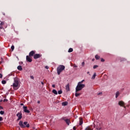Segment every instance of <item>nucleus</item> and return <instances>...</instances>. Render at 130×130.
I'll list each match as a JSON object with an SVG mask.
<instances>
[{
	"mask_svg": "<svg viewBox=\"0 0 130 130\" xmlns=\"http://www.w3.org/2000/svg\"><path fill=\"white\" fill-rule=\"evenodd\" d=\"M19 124L20 127L22 128H25V127H30V124L28 123V122H24L23 123L22 121H20Z\"/></svg>",
	"mask_w": 130,
	"mask_h": 130,
	"instance_id": "obj_1",
	"label": "nucleus"
},
{
	"mask_svg": "<svg viewBox=\"0 0 130 130\" xmlns=\"http://www.w3.org/2000/svg\"><path fill=\"white\" fill-rule=\"evenodd\" d=\"M85 84H81V82H78L76 87V92H78L79 91H81L83 88H85Z\"/></svg>",
	"mask_w": 130,
	"mask_h": 130,
	"instance_id": "obj_2",
	"label": "nucleus"
},
{
	"mask_svg": "<svg viewBox=\"0 0 130 130\" xmlns=\"http://www.w3.org/2000/svg\"><path fill=\"white\" fill-rule=\"evenodd\" d=\"M14 82L13 84V87L14 90H18V88L16 89L18 86H19V78L15 77L14 78Z\"/></svg>",
	"mask_w": 130,
	"mask_h": 130,
	"instance_id": "obj_3",
	"label": "nucleus"
},
{
	"mask_svg": "<svg viewBox=\"0 0 130 130\" xmlns=\"http://www.w3.org/2000/svg\"><path fill=\"white\" fill-rule=\"evenodd\" d=\"M66 69V67L63 65H60L57 68V73L58 75H60V73L62 72Z\"/></svg>",
	"mask_w": 130,
	"mask_h": 130,
	"instance_id": "obj_4",
	"label": "nucleus"
},
{
	"mask_svg": "<svg viewBox=\"0 0 130 130\" xmlns=\"http://www.w3.org/2000/svg\"><path fill=\"white\" fill-rule=\"evenodd\" d=\"M62 119L64 120L68 125H70V123H71V120L70 119H66V117H63Z\"/></svg>",
	"mask_w": 130,
	"mask_h": 130,
	"instance_id": "obj_5",
	"label": "nucleus"
},
{
	"mask_svg": "<svg viewBox=\"0 0 130 130\" xmlns=\"http://www.w3.org/2000/svg\"><path fill=\"white\" fill-rule=\"evenodd\" d=\"M42 55L40 54H36L34 55V58L35 59H37V58H40Z\"/></svg>",
	"mask_w": 130,
	"mask_h": 130,
	"instance_id": "obj_6",
	"label": "nucleus"
},
{
	"mask_svg": "<svg viewBox=\"0 0 130 130\" xmlns=\"http://www.w3.org/2000/svg\"><path fill=\"white\" fill-rule=\"evenodd\" d=\"M17 117H18V120H20L22 119V112H19L16 114Z\"/></svg>",
	"mask_w": 130,
	"mask_h": 130,
	"instance_id": "obj_7",
	"label": "nucleus"
},
{
	"mask_svg": "<svg viewBox=\"0 0 130 130\" xmlns=\"http://www.w3.org/2000/svg\"><path fill=\"white\" fill-rule=\"evenodd\" d=\"M35 53H36V51H31L29 53V56H34Z\"/></svg>",
	"mask_w": 130,
	"mask_h": 130,
	"instance_id": "obj_8",
	"label": "nucleus"
},
{
	"mask_svg": "<svg viewBox=\"0 0 130 130\" xmlns=\"http://www.w3.org/2000/svg\"><path fill=\"white\" fill-rule=\"evenodd\" d=\"M23 109L24 112H25V113H29L30 112V111L27 109V106H23Z\"/></svg>",
	"mask_w": 130,
	"mask_h": 130,
	"instance_id": "obj_9",
	"label": "nucleus"
},
{
	"mask_svg": "<svg viewBox=\"0 0 130 130\" xmlns=\"http://www.w3.org/2000/svg\"><path fill=\"white\" fill-rule=\"evenodd\" d=\"M29 56L27 55L26 58V61H28V62H32V59Z\"/></svg>",
	"mask_w": 130,
	"mask_h": 130,
	"instance_id": "obj_10",
	"label": "nucleus"
},
{
	"mask_svg": "<svg viewBox=\"0 0 130 130\" xmlns=\"http://www.w3.org/2000/svg\"><path fill=\"white\" fill-rule=\"evenodd\" d=\"M118 104L120 106H122V107L124 106V103L123 101H119Z\"/></svg>",
	"mask_w": 130,
	"mask_h": 130,
	"instance_id": "obj_11",
	"label": "nucleus"
},
{
	"mask_svg": "<svg viewBox=\"0 0 130 130\" xmlns=\"http://www.w3.org/2000/svg\"><path fill=\"white\" fill-rule=\"evenodd\" d=\"M66 89L67 92L70 91V84L69 83L66 86Z\"/></svg>",
	"mask_w": 130,
	"mask_h": 130,
	"instance_id": "obj_12",
	"label": "nucleus"
},
{
	"mask_svg": "<svg viewBox=\"0 0 130 130\" xmlns=\"http://www.w3.org/2000/svg\"><path fill=\"white\" fill-rule=\"evenodd\" d=\"M83 124V118H79V125H82Z\"/></svg>",
	"mask_w": 130,
	"mask_h": 130,
	"instance_id": "obj_13",
	"label": "nucleus"
},
{
	"mask_svg": "<svg viewBox=\"0 0 130 130\" xmlns=\"http://www.w3.org/2000/svg\"><path fill=\"white\" fill-rule=\"evenodd\" d=\"M68 103L67 102H64L62 103V105L63 106H67V105H68Z\"/></svg>",
	"mask_w": 130,
	"mask_h": 130,
	"instance_id": "obj_14",
	"label": "nucleus"
},
{
	"mask_svg": "<svg viewBox=\"0 0 130 130\" xmlns=\"http://www.w3.org/2000/svg\"><path fill=\"white\" fill-rule=\"evenodd\" d=\"M17 69L18 70V71H22L23 70V68H22V66H19L18 67H17Z\"/></svg>",
	"mask_w": 130,
	"mask_h": 130,
	"instance_id": "obj_15",
	"label": "nucleus"
},
{
	"mask_svg": "<svg viewBox=\"0 0 130 130\" xmlns=\"http://www.w3.org/2000/svg\"><path fill=\"white\" fill-rule=\"evenodd\" d=\"M52 93H53V94H55V95H57V91L55 89H53L52 90Z\"/></svg>",
	"mask_w": 130,
	"mask_h": 130,
	"instance_id": "obj_16",
	"label": "nucleus"
},
{
	"mask_svg": "<svg viewBox=\"0 0 130 130\" xmlns=\"http://www.w3.org/2000/svg\"><path fill=\"white\" fill-rule=\"evenodd\" d=\"M95 78H96V73H94L93 76L92 77L91 79L92 80L95 79Z\"/></svg>",
	"mask_w": 130,
	"mask_h": 130,
	"instance_id": "obj_17",
	"label": "nucleus"
},
{
	"mask_svg": "<svg viewBox=\"0 0 130 130\" xmlns=\"http://www.w3.org/2000/svg\"><path fill=\"white\" fill-rule=\"evenodd\" d=\"M95 59L98 60V59H99V58H100V56L98 55H96L95 56Z\"/></svg>",
	"mask_w": 130,
	"mask_h": 130,
	"instance_id": "obj_18",
	"label": "nucleus"
},
{
	"mask_svg": "<svg viewBox=\"0 0 130 130\" xmlns=\"http://www.w3.org/2000/svg\"><path fill=\"white\" fill-rule=\"evenodd\" d=\"M73 48H70L68 50V52H73Z\"/></svg>",
	"mask_w": 130,
	"mask_h": 130,
	"instance_id": "obj_19",
	"label": "nucleus"
},
{
	"mask_svg": "<svg viewBox=\"0 0 130 130\" xmlns=\"http://www.w3.org/2000/svg\"><path fill=\"white\" fill-rule=\"evenodd\" d=\"M118 96H119V92L117 91L116 93V98H117V97H118Z\"/></svg>",
	"mask_w": 130,
	"mask_h": 130,
	"instance_id": "obj_20",
	"label": "nucleus"
},
{
	"mask_svg": "<svg viewBox=\"0 0 130 130\" xmlns=\"http://www.w3.org/2000/svg\"><path fill=\"white\" fill-rule=\"evenodd\" d=\"M0 114H1V115H4L5 114V111H0Z\"/></svg>",
	"mask_w": 130,
	"mask_h": 130,
	"instance_id": "obj_21",
	"label": "nucleus"
},
{
	"mask_svg": "<svg viewBox=\"0 0 130 130\" xmlns=\"http://www.w3.org/2000/svg\"><path fill=\"white\" fill-rule=\"evenodd\" d=\"M2 83L3 85H5V84H7V81L6 80H3Z\"/></svg>",
	"mask_w": 130,
	"mask_h": 130,
	"instance_id": "obj_22",
	"label": "nucleus"
},
{
	"mask_svg": "<svg viewBox=\"0 0 130 130\" xmlns=\"http://www.w3.org/2000/svg\"><path fill=\"white\" fill-rule=\"evenodd\" d=\"M80 95H81V93H77V92H76V93H75L76 97H78V96H80Z\"/></svg>",
	"mask_w": 130,
	"mask_h": 130,
	"instance_id": "obj_23",
	"label": "nucleus"
},
{
	"mask_svg": "<svg viewBox=\"0 0 130 130\" xmlns=\"http://www.w3.org/2000/svg\"><path fill=\"white\" fill-rule=\"evenodd\" d=\"M58 94H59V95H60V94H62V90H59L58 91Z\"/></svg>",
	"mask_w": 130,
	"mask_h": 130,
	"instance_id": "obj_24",
	"label": "nucleus"
},
{
	"mask_svg": "<svg viewBox=\"0 0 130 130\" xmlns=\"http://www.w3.org/2000/svg\"><path fill=\"white\" fill-rule=\"evenodd\" d=\"M85 130H92V129H91V128H90V127L87 126Z\"/></svg>",
	"mask_w": 130,
	"mask_h": 130,
	"instance_id": "obj_25",
	"label": "nucleus"
},
{
	"mask_svg": "<svg viewBox=\"0 0 130 130\" xmlns=\"http://www.w3.org/2000/svg\"><path fill=\"white\" fill-rule=\"evenodd\" d=\"M97 68H98V65H94L93 67V69H97Z\"/></svg>",
	"mask_w": 130,
	"mask_h": 130,
	"instance_id": "obj_26",
	"label": "nucleus"
},
{
	"mask_svg": "<svg viewBox=\"0 0 130 130\" xmlns=\"http://www.w3.org/2000/svg\"><path fill=\"white\" fill-rule=\"evenodd\" d=\"M0 24L1 25V26H4V25H5V22L4 21H2L1 22Z\"/></svg>",
	"mask_w": 130,
	"mask_h": 130,
	"instance_id": "obj_27",
	"label": "nucleus"
},
{
	"mask_svg": "<svg viewBox=\"0 0 130 130\" xmlns=\"http://www.w3.org/2000/svg\"><path fill=\"white\" fill-rule=\"evenodd\" d=\"M11 49L12 51L14 50V49H15V46H14V45H12L11 46Z\"/></svg>",
	"mask_w": 130,
	"mask_h": 130,
	"instance_id": "obj_28",
	"label": "nucleus"
},
{
	"mask_svg": "<svg viewBox=\"0 0 130 130\" xmlns=\"http://www.w3.org/2000/svg\"><path fill=\"white\" fill-rule=\"evenodd\" d=\"M4 120V118L0 116V121H3Z\"/></svg>",
	"mask_w": 130,
	"mask_h": 130,
	"instance_id": "obj_29",
	"label": "nucleus"
},
{
	"mask_svg": "<svg viewBox=\"0 0 130 130\" xmlns=\"http://www.w3.org/2000/svg\"><path fill=\"white\" fill-rule=\"evenodd\" d=\"M101 61H102V62H104V61H105V60H104V59H103V58H101Z\"/></svg>",
	"mask_w": 130,
	"mask_h": 130,
	"instance_id": "obj_30",
	"label": "nucleus"
},
{
	"mask_svg": "<svg viewBox=\"0 0 130 130\" xmlns=\"http://www.w3.org/2000/svg\"><path fill=\"white\" fill-rule=\"evenodd\" d=\"M83 82H85V80H82L81 81L79 82L78 83H80V84H82V83H83Z\"/></svg>",
	"mask_w": 130,
	"mask_h": 130,
	"instance_id": "obj_31",
	"label": "nucleus"
},
{
	"mask_svg": "<svg viewBox=\"0 0 130 130\" xmlns=\"http://www.w3.org/2000/svg\"><path fill=\"white\" fill-rule=\"evenodd\" d=\"M82 67H84V66H85V62H82Z\"/></svg>",
	"mask_w": 130,
	"mask_h": 130,
	"instance_id": "obj_32",
	"label": "nucleus"
},
{
	"mask_svg": "<svg viewBox=\"0 0 130 130\" xmlns=\"http://www.w3.org/2000/svg\"><path fill=\"white\" fill-rule=\"evenodd\" d=\"M7 101H8V100L6 99H5L4 100V102H7Z\"/></svg>",
	"mask_w": 130,
	"mask_h": 130,
	"instance_id": "obj_33",
	"label": "nucleus"
},
{
	"mask_svg": "<svg viewBox=\"0 0 130 130\" xmlns=\"http://www.w3.org/2000/svg\"><path fill=\"white\" fill-rule=\"evenodd\" d=\"M30 79H32V80H34V77L33 76H31Z\"/></svg>",
	"mask_w": 130,
	"mask_h": 130,
	"instance_id": "obj_34",
	"label": "nucleus"
},
{
	"mask_svg": "<svg viewBox=\"0 0 130 130\" xmlns=\"http://www.w3.org/2000/svg\"><path fill=\"white\" fill-rule=\"evenodd\" d=\"M3 78V74H0V79H2Z\"/></svg>",
	"mask_w": 130,
	"mask_h": 130,
	"instance_id": "obj_35",
	"label": "nucleus"
},
{
	"mask_svg": "<svg viewBox=\"0 0 130 130\" xmlns=\"http://www.w3.org/2000/svg\"><path fill=\"white\" fill-rule=\"evenodd\" d=\"M52 87L53 88H55V85L54 84H53V85H52Z\"/></svg>",
	"mask_w": 130,
	"mask_h": 130,
	"instance_id": "obj_36",
	"label": "nucleus"
},
{
	"mask_svg": "<svg viewBox=\"0 0 130 130\" xmlns=\"http://www.w3.org/2000/svg\"><path fill=\"white\" fill-rule=\"evenodd\" d=\"M2 29H4L3 26H0V30H2Z\"/></svg>",
	"mask_w": 130,
	"mask_h": 130,
	"instance_id": "obj_37",
	"label": "nucleus"
},
{
	"mask_svg": "<svg viewBox=\"0 0 130 130\" xmlns=\"http://www.w3.org/2000/svg\"><path fill=\"white\" fill-rule=\"evenodd\" d=\"M73 129H74V130L77 129V128H76V126H74V127H73Z\"/></svg>",
	"mask_w": 130,
	"mask_h": 130,
	"instance_id": "obj_38",
	"label": "nucleus"
},
{
	"mask_svg": "<svg viewBox=\"0 0 130 130\" xmlns=\"http://www.w3.org/2000/svg\"><path fill=\"white\" fill-rule=\"evenodd\" d=\"M37 103H38V104H40V101H38Z\"/></svg>",
	"mask_w": 130,
	"mask_h": 130,
	"instance_id": "obj_39",
	"label": "nucleus"
},
{
	"mask_svg": "<svg viewBox=\"0 0 130 130\" xmlns=\"http://www.w3.org/2000/svg\"><path fill=\"white\" fill-rule=\"evenodd\" d=\"M74 68H78V66H77V65H74Z\"/></svg>",
	"mask_w": 130,
	"mask_h": 130,
	"instance_id": "obj_40",
	"label": "nucleus"
},
{
	"mask_svg": "<svg viewBox=\"0 0 130 130\" xmlns=\"http://www.w3.org/2000/svg\"><path fill=\"white\" fill-rule=\"evenodd\" d=\"M0 109H4V108L2 106H0Z\"/></svg>",
	"mask_w": 130,
	"mask_h": 130,
	"instance_id": "obj_41",
	"label": "nucleus"
},
{
	"mask_svg": "<svg viewBox=\"0 0 130 130\" xmlns=\"http://www.w3.org/2000/svg\"><path fill=\"white\" fill-rule=\"evenodd\" d=\"M20 105H21V106H23L24 105V104L21 103V104H20Z\"/></svg>",
	"mask_w": 130,
	"mask_h": 130,
	"instance_id": "obj_42",
	"label": "nucleus"
},
{
	"mask_svg": "<svg viewBox=\"0 0 130 130\" xmlns=\"http://www.w3.org/2000/svg\"><path fill=\"white\" fill-rule=\"evenodd\" d=\"M101 94H102V92H100L99 93H98V95H101Z\"/></svg>",
	"mask_w": 130,
	"mask_h": 130,
	"instance_id": "obj_43",
	"label": "nucleus"
},
{
	"mask_svg": "<svg viewBox=\"0 0 130 130\" xmlns=\"http://www.w3.org/2000/svg\"><path fill=\"white\" fill-rule=\"evenodd\" d=\"M45 68L47 69V70H48V67L47 66H46V67H45Z\"/></svg>",
	"mask_w": 130,
	"mask_h": 130,
	"instance_id": "obj_44",
	"label": "nucleus"
},
{
	"mask_svg": "<svg viewBox=\"0 0 130 130\" xmlns=\"http://www.w3.org/2000/svg\"><path fill=\"white\" fill-rule=\"evenodd\" d=\"M94 60H95V59L93 58V59H92V61H94Z\"/></svg>",
	"mask_w": 130,
	"mask_h": 130,
	"instance_id": "obj_45",
	"label": "nucleus"
},
{
	"mask_svg": "<svg viewBox=\"0 0 130 130\" xmlns=\"http://www.w3.org/2000/svg\"><path fill=\"white\" fill-rule=\"evenodd\" d=\"M41 84H42L43 85H44V83H43V82H41Z\"/></svg>",
	"mask_w": 130,
	"mask_h": 130,
	"instance_id": "obj_46",
	"label": "nucleus"
},
{
	"mask_svg": "<svg viewBox=\"0 0 130 130\" xmlns=\"http://www.w3.org/2000/svg\"><path fill=\"white\" fill-rule=\"evenodd\" d=\"M0 27H3V25L0 24Z\"/></svg>",
	"mask_w": 130,
	"mask_h": 130,
	"instance_id": "obj_47",
	"label": "nucleus"
},
{
	"mask_svg": "<svg viewBox=\"0 0 130 130\" xmlns=\"http://www.w3.org/2000/svg\"><path fill=\"white\" fill-rule=\"evenodd\" d=\"M87 74H90V72H87Z\"/></svg>",
	"mask_w": 130,
	"mask_h": 130,
	"instance_id": "obj_48",
	"label": "nucleus"
},
{
	"mask_svg": "<svg viewBox=\"0 0 130 130\" xmlns=\"http://www.w3.org/2000/svg\"><path fill=\"white\" fill-rule=\"evenodd\" d=\"M4 16H5V14H4Z\"/></svg>",
	"mask_w": 130,
	"mask_h": 130,
	"instance_id": "obj_49",
	"label": "nucleus"
}]
</instances>
